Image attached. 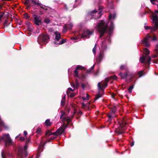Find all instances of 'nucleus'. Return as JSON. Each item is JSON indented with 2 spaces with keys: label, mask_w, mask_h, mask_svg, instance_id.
I'll list each match as a JSON object with an SVG mask.
<instances>
[{
  "label": "nucleus",
  "mask_w": 158,
  "mask_h": 158,
  "mask_svg": "<svg viewBox=\"0 0 158 158\" xmlns=\"http://www.w3.org/2000/svg\"><path fill=\"white\" fill-rule=\"evenodd\" d=\"M95 27L100 33V37L101 38L104 34L107 31L108 28L107 22L102 20L97 23Z\"/></svg>",
  "instance_id": "nucleus-1"
},
{
  "label": "nucleus",
  "mask_w": 158,
  "mask_h": 158,
  "mask_svg": "<svg viewBox=\"0 0 158 158\" xmlns=\"http://www.w3.org/2000/svg\"><path fill=\"white\" fill-rule=\"evenodd\" d=\"M65 129H57L55 132H52V130H47L45 132V135L46 137L52 135L53 136L51 137L50 139V140L54 139L56 138V136L60 135L64 133Z\"/></svg>",
  "instance_id": "nucleus-2"
},
{
  "label": "nucleus",
  "mask_w": 158,
  "mask_h": 158,
  "mask_svg": "<svg viewBox=\"0 0 158 158\" xmlns=\"http://www.w3.org/2000/svg\"><path fill=\"white\" fill-rule=\"evenodd\" d=\"M144 52L145 54V55H143L140 57L139 60L142 63L146 62L148 63H149L150 61L151 57L148 55L149 54L150 51L147 48L144 49Z\"/></svg>",
  "instance_id": "nucleus-3"
},
{
  "label": "nucleus",
  "mask_w": 158,
  "mask_h": 158,
  "mask_svg": "<svg viewBox=\"0 0 158 158\" xmlns=\"http://www.w3.org/2000/svg\"><path fill=\"white\" fill-rule=\"evenodd\" d=\"M102 8V7H100L99 8L98 11H96V10H93L92 12L88 13V16L89 17L90 16L93 18H94L95 19L98 18L100 17L102 15L101 13Z\"/></svg>",
  "instance_id": "nucleus-4"
},
{
  "label": "nucleus",
  "mask_w": 158,
  "mask_h": 158,
  "mask_svg": "<svg viewBox=\"0 0 158 158\" xmlns=\"http://www.w3.org/2000/svg\"><path fill=\"white\" fill-rule=\"evenodd\" d=\"M156 40V38L155 36L152 38V36L148 34L143 40L142 41V44L146 47H148L150 46V42L151 40L155 41Z\"/></svg>",
  "instance_id": "nucleus-5"
},
{
  "label": "nucleus",
  "mask_w": 158,
  "mask_h": 158,
  "mask_svg": "<svg viewBox=\"0 0 158 158\" xmlns=\"http://www.w3.org/2000/svg\"><path fill=\"white\" fill-rule=\"evenodd\" d=\"M49 38L48 35L46 34H42L38 37V42L40 44L41 43L45 44Z\"/></svg>",
  "instance_id": "nucleus-6"
},
{
  "label": "nucleus",
  "mask_w": 158,
  "mask_h": 158,
  "mask_svg": "<svg viewBox=\"0 0 158 158\" xmlns=\"http://www.w3.org/2000/svg\"><path fill=\"white\" fill-rule=\"evenodd\" d=\"M94 32V30L93 29L89 30L86 29L83 31V33L81 35V38L83 39L89 38Z\"/></svg>",
  "instance_id": "nucleus-7"
},
{
  "label": "nucleus",
  "mask_w": 158,
  "mask_h": 158,
  "mask_svg": "<svg viewBox=\"0 0 158 158\" xmlns=\"http://www.w3.org/2000/svg\"><path fill=\"white\" fill-rule=\"evenodd\" d=\"M116 17V14L114 13L113 14L110 13L109 16V20L110 22V24L109 28V32L110 34L112 31L114 29V24L112 22V20L115 19Z\"/></svg>",
  "instance_id": "nucleus-8"
},
{
  "label": "nucleus",
  "mask_w": 158,
  "mask_h": 158,
  "mask_svg": "<svg viewBox=\"0 0 158 158\" xmlns=\"http://www.w3.org/2000/svg\"><path fill=\"white\" fill-rule=\"evenodd\" d=\"M110 42V36L109 35L107 36L106 38L101 43L102 50H103L106 49L107 48V45H109Z\"/></svg>",
  "instance_id": "nucleus-9"
},
{
  "label": "nucleus",
  "mask_w": 158,
  "mask_h": 158,
  "mask_svg": "<svg viewBox=\"0 0 158 158\" xmlns=\"http://www.w3.org/2000/svg\"><path fill=\"white\" fill-rule=\"evenodd\" d=\"M61 114L60 116V118L61 119L62 122L64 123L66 121L67 122V123H68V124L67 125H65L64 127L65 128L71 127L69 126V124L71 122V119L70 118L68 117L66 118L65 117V114L64 112L62 111H61Z\"/></svg>",
  "instance_id": "nucleus-10"
},
{
  "label": "nucleus",
  "mask_w": 158,
  "mask_h": 158,
  "mask_svg": "<svg viewBox=\"0 0 158 158\" xmlns=\"http://www.w3.org/2000/svg\"><path fill=\"white\" fill-rule=\"evenodd\" d=\"M110 79V77L109 78H106L105 79V81L104 84L102 85L101 86V83L98 82V86L99 90H103L107 85V83Z\"/></svg>",
  "instance_id": "nucleus-11"
},
{
  "label": "nucleus",
  "mask_w": 158,
  "mask_h": 158,
  "mask_svg": "<svg viewBox=\"0 0 158 158\" xmlns=\"http://www.w3.org/2000/svg\"><path fill=\"white\" fill-rule=\"evenodd\" d=\"M156 13H153L152 14V20L155 23V27L158 29V16Z\"/></svg>",
  "instance_id": "nucleus-12"
},
{
  "label": "nucleus",
  "mask_w": 158,
  "mask_h": 158,
  "mask_svg": "<svg viewBox=\"0 0 158 158\" xmlns=\"http://www.w3.org/2000/svg\"><path fill=\"white\" fill-rule=\"evenodd\" d=\"M34 22L37 25L39 26L41 23V18L40 16L37 15L34 16Z\"/></svg>",
  "instance_id": "nucleus-13"
},
{
  "label": "nucleus",
  "mask_w": 158,
  "mask_h": 158,
  "mask_svg": "<svg viewBox=\"0 0 158 158\" xmlns=\"http://www.w3.org/2000/svg\"><path fill=\"white\" fill-rule=\"evenodd\" d=\"M103 56L104 55L103 51H101L96 58L97 62H100L103 58Z\"/></svg>",
  "instance_id": "nucleus-14"
},
{
  "label": "nucleus",
  "mask_w": 158,
  "mask_h": 158,
  "mask_svg": "<svg viewBox=\"0 0 158 158\" xmlns=\"http://www.w3.org/2000/svg\"><path fill=\"white\" fill-rule=\"evenodd\" d=\"M73 27V24L72 23L65 25L63 30V32H65L67 31V28H69V29H71Z\"/></svg>",
  "instance_id": "nucleus-15"
},
{
  "label": "nucleus",
  "mask_w": 158,
  "mask_h": 158,
  "mask_svg": "<svg viewBox=\"0 0 158 158\" xmlns=\"http://www.w3.org/2000/svg\"><path fill=\"white\" fill-rule=\"evenodd\" d=\"M125 130L124 129H115L114 131L117 135H120L124 133Z\"/></svg>",
  "instance_id": "nucleus-16"
},
{
  "label": "nucleus",
  "mask_w": 158,
  "mask_h": 158,
  "mask_svg": "<svg viewBox=\"0 0 158 158\" xmlns=\"http://www.w3.org/2000/svg\"><path fill=\"white\" fill-rule=\"evenodd\" d=\"M55 37L54 38L55 41H58L61 39V35L60 33L58 31H56L54 32Z\"/></svg>",
  "instance_id": "nucleus-17"
},
{
  "label": "nucleus",
  "mask_w": 158,
  "mask_h": 158,
  "mask_svg": "<svg viewBox=\"0 0 158 158\" xmlns=\"http://www.w3.org/2000/svg\"><path fill=\"white\" fill-rule=\"evenodd\" d=\"M83 69V67L81 65H77L76 67V69L74 71V74L76 76L78 77V71L77 70V69Z\"/></svg>",
  "instance_id": "nucleus-18"
},
{
  "label": "nucleus",
  "mask_w": 158,
  "mask_h": 158,
  "mask_svg": "<svg viewBox=\"0 0 158 158\" xmlns=\"http://www.w3.org/2000/svg\"><path fill=\"white\" fill-rule=\"evenodd\" d=\"M144 27L145 29L146 30L150 29L151 31L152 32L155 31L157 29L155 27H151L148 26H145Z\"/></svg>",
  "instance_id": "nucleus-19"
},
{
  "label": "nucleus",
  "mask_w": 158,
  "mask_h": 158,
  "mask_svg": "<svg viewBox=\"0 0 158 158\" xmlns=\"http://www.w3.org/2000/svg\"><path fill=\"white\" fill-rule=\"evenodd\" d=\"M18 156L20 157V158H23V153L22 149H19Z\"/></svg>",
  "instance_id": "nucleus-20"
},
{
  "label": "nucleus",
  "mask_w": 158,
  "mask_h": 158,
  "mask_svg": "<svg viewBox=\"0 0 158 158\" xmlns=\"http://www.w3.org/2000/svg\"><path fill=\"white\" fill-rule=\"evenodd\" d=\"M66 39H62V41L60 42L57 43V42L55 41L54 43L56 46H57L59 45L65 43L66 42Z\"/></svg>",
  "instance_id": "nucleus-21"
},
{
  "label": "nucleus",
  "mask_w": 158,
  "mask_h": 158,
  "mask_svg": "<svg viewBox=\"0 0 158 158\" xmlns=\"http://www.w3.org/2000/svg\"><path fill=\"white\" fill-rule=\"evenodd\" d=\"M156 54L153 55L152 57L153 58H155L158 56V44L157 45L156 49L155 50Z\"/></svg>",
  "instance_id": "nucleus-22"
},
{
  "label": "nucleus",
  "mask_w": 158,
  "mask_h": 158,
  "mask_svg": "<svg viewBox=\"0 0 158 158\" xmlns=\"http://www.w3.org/2000/svg\"><path fill=\"white\" fill-rule=\"evenodd\" d=\"M127 73H119V75L122 79L126 78L127 77Z\"/></svg>",
  "instance_id": "nucleus-23"
},
{
  "label": "nucleus",
  "mask_w": 158,
  "mask_h": 158,
  "mask_svg": "<svg viewBox=\"0 0 158 158\" xmlns=\"http://www.w3.org/2000/svg\"><path fill=\"white\" fill-rule=\"evenodd\" d=\"M45 124L47 126H51L52 124L51 122L50 121L49 119H47L45 122Z\"/></svg>",
  "instance_id": "nucleus-24"
},
{
  "label": "nucleus",
  "mask_w": 158,
  "mask_h": 158,
  "mask_svg": "<svg viewBox=\"0 0 158 158\" xmlns=\"http://www.w3.org/2000/svg\"><path fill=\"white\" fill-rule=\"evenodd\" d=\"M119 124L120 125L121 127H123L124 125L126 123L125 122V120L124 119H123L120 122H119Z\"/></svg>",
  "instance_id": "nucleus-25"
},
{
  "label": "nucleus",
  "mask_w": 158,
  "mask_h": 158,
  "mask_svg": "<svg viewBox=\"0 0 158 158\" xmlns=\"http://www.w3.org/2000/svg\"><path fill=\"white\" fill-rule=\"evenodd\" d=\"M66 95H64L63 97L62 98V99L61 102V105L62 106H64L65 104V99Z\"/></svg>",
  "instance_id": "nucleus-26"
},
{
  "label": "nucleus",
  "mask_w": 158,
  "mask_h": 158,
  "mask_svg": "<svg viewBox=\"0 0 158 158\" xmlns=\"http://www.w3.org/2000/svg\"><path fill=\"white\" fill-rule=\"evenodd\" d=\"M31 1L33 4H35V5H37L38 6H40V7H42V5L41 4L37 2H36L34 0H31Z\"/></svg>",
  "instance_id": "nucleus-27"
},
{
  "label": "nucleus",
  "mask_w": 158,
  "mask_h": 158,
  "mask_svg": "<svg viewBox=\"0 0 158 158\" xmlns=\"http://www.w3.org/2000/svg\"><path fill=\"white\" fill-rule=\"evenodd\" d=\"M0 127H4L6 128L7 127L5 125L4 122L1 120L0 118Z\"/></svg>",
  "instance_id": "nucleus-28"
},
{
  "label": "nucleus",
  "mask_w": 158,
  "mask_h": 158,
  "mask_svg": "<svg viewBox=\"0 0 158 158\" xmlns=\"http://www.w3.org/2000/svg\"><path fill=\"white\" fill-rule=\"evenodd\" d=\"M103 94V93H100V92L98 93L97 94V96H96L95 99L97 100L99 98L101 97Z\"/></svg>",
  "instance_id": "nucleus-29"
},
{
  "label": "nucleus",
  "mask_w": 158,
  "mask_h": 158,
  "mask_svg": "<svg viewBox=\"0 0 158 158\" xmlns=\"http://www.w3.org/2000/svg\"><path fill=\"white\" fill-rule=\"evenodd\" d=\"M86 96H83L82 97V98L83 100H86L88 99L89 98V95L88 94H86Z\"/></svg>",
  "instance_id": "nucleus-30"
},
{
  "label": "nucleus",
  "mask_w": 158,
  "mask_h": 158,
  "mask_svg": "<svg viewBox=\"0 0 158 158\" xmlns=\"http://www.w3.org/2000/svg\"><path fill=\"white\" fill-rule=\"evenodd\" d=\"M138 74L139 76V77H141L144 74V73L143 71H140L138 72Z\"/></svg>",
  "instance_id": "nucleus-31"
},
{
  "label": "nucleus",
  "mask_w": 158,
  "mask_h": 158,
  "mask_svg": "<svg viewBox=\"0 0 158 158\" xmlns=\"http://www.w3.org/2000/svg\"><path fill=\"white\" fill-rule=\"evenodd\" d=\"M117 79V77L115 75H114L112 76H111L110 77V79H112L113 80H115Z\"/></svg>",
  "instance_id": "nucleus-32"
},
{
  "label": "nucleus",
  "mask_w": 158,
  "mask_h": 158,
  "mask_svg": "<svg viewBox=\"0 0 158 158\" xmlns=\"http://www.w3.org/2000/svg\"><path fill=\"white\" fill-rule=\"evenodd\" d=\"M96 45L95 44L94 47L93 48L92 50L93 52L94 55L96 53Z\"/></svg>",
  "instance_id": "nucleus-33"
},
{
  "label": "nucleus",
  "mask_w": 158,
  "mask_h": 158,
  "mask_svg": "<svg viewBox=\"0 0 158 158\" xmlns=\"http://www.w3.org/2000/svg\"><path fill=\"white\" fill-rule=\"evenodd\" d=\"M36 132L37 134H41V129H37Z\"/></svg>",
  "instance_id": "nucleus-34"
},
{
  "label": "nucleus",
  "mask_w": 158,
  "mask_h": 158,
  "mask_svg": "<svg viewBox=\"0 0 158 158\" xmlns=\"http://www.w3.org/2000/svg\"><path fill=\"white\" fill-rule=\"evenodd\" d=\"M133 85L129 87V88L128 89V91L130 93H131L132 92V89H133Z\"/></svg>",
  "instance_id": "nucleus-35"
},
{
  "label": "nucleus",
  "mask_w": 158,
  "mask_h": 158,
  "mask_svg": "<svg viewBox=\"0 0 158 158\" xmlns=\"http://www.w3.org/2000/svg\"><path fill=\"white\" fill-rule=\"evenodd\" d=\"M44 22L46 23H49L50 22V20L49 19H44Z\"/></svg>",
  "instance_id": "nucleus-36"
},
{
  "label": "nucleus",
  "mask_w": 158,
  "mask_h": 158,
  "mask_svg": "<svg viewBox=\"0 0 158 158\" xmlns=\"http://www.w3.org/2000/svg\"><path fill=\"white\" fill-rule=\"evenodd\" d=\"M1 156L2 158H6L4 152V151H2L1 152Z\"/></svg>",
  "instance_id": "nucleus-37"
},
{
  "label": "nucleus",
  "mask_w": 158,
  "mask_h": 158,
  "mask_svg": "<svg viewBox=\"0 0 158 158\" xmlns=\"http://www.w3.org/2000/svg\"><path fill=\"white\" fill-rule=\"evenodd\" d=\"M116 108L115 107H114L111 108V111L112 113H114L116 111Z\"/></svg>",
  "instance_id": "nucleus-38"
},
{
  "label": "nucleus",
  "mask_w": 158,
  "mask_h": 158,
  "mask_svg": "<svg viewBox=\"0 0 158 158\" xmlns=\"http://www.w3.org/2000/svg\"><path fill=\"white\" fill-rule=\"evenodd\" d=\"M25 138L23 137H20L19 138V140L22 141H23L25 140Z\"/></svg>",
  "instance_id": "nucleus-39"
},
{
  "label": "nucleus",
  "mask_w": 158,
  "mask_h": 158,
  "mask_svg": "<svg viewBox=\"0 0 158 158\" xmlns=\"http://www.w3.org/2000/svg\"><path fill=\"white\" fill-rule=\"evenodd\" d=\"M31 139H30V138H28L26 141V144H28L30 143V142Z\"/></svg>",
  "instance_id": "nucleus-40"
},
{
  "label": "nucleus",
  "mask_w": 158,
  "mask_h": 158,
  "mask_svg": "<svg viewBox=\"0 0 158 158\" xmlns=\"http://www.w3.org/2000/svg\"><path fill=\"white\" fill-rule=\"evenodd\" d=\"M28 147V144H25V146H24V150L26 151V150H27Z\"/></svg>",
  "instance_id": "nucleus-41"
},
{
  "label": "nucleus",
  "mask_w": 158,
  "mask_h": 158,
  "mask_svg": "<svg viewBox=\"0 0 158 158\" xmlns=\"http://www.w3.org/2000/svg\"><path fill=\"white\" fill-rule=\"evenodd\" d=\"M24 17L26 19H28L29 18V16L27 14L25 13L24 15Z\"/></svg>",
  "instance_id": "nucleus-42"
},
{
  "label": "nucleus",
  "mask_w": 158,
  "mask_h": 158,
  "mask_svg": "<svg viewBox=\"0 0 158 158\" xmlns=\"http://www.w3.org/2000/svg\"><path fill=\"white\" fill-rule=\"evenodd\" d=\"M154 1H158V0H150V2L153 4H155Z\"/></svg>",
  "instance_id": "nucleus-43"
},
{
  "label": "nucleus",
  "mask_w": 158,
  "mask_h": 158,
  "mask_svg": "<svg viewBox=\"0 0 158 158\" xmlns=\"http://www.w3.org/2000/svg\"><path fill=\"white\" fill-rule=\"evenodd\" d=\"M108 117L109 118V120H110L112 118V116L110 114H109L108 115Z\"/></svg>",
  "instance_id": "nucleus-44"
},
{
  "label": "nucleus",
  "mask_w": 158,
  "mask_h": 158,
  "mask_svg": "<svg viewBox=\"0 0 158 158\" xmlns=\"http://www.w3.org/2000/svg\"><path fill=\"white\" fill-rule=\"evenodd\" d=\"M3 15H4V13H3V14H1L0 15V21H1V19L3 17Z\"/></svg>",
  "instance_id": "nucleus-45"
},
{
  "label": "nucleus",
  "mask_w": 158,
  "mask_h": 158,
  "mask_svg": "<svg viewBox=\"0 0 158 158\" xmlns=\"http://www.w3.org/2000/svg\"><path fill=\"white\" fill-rule=\"evenodd\" d=\"M73 90H74V89H73L71 88H68V91L67 92V93L69 91H73Z\"/></svg>",
  "instance_id": "nucleus-46"
},
{
  "label": "nucleus",
  "mask_w": 158,
  "mask_h": 158,
  "mask_svg": "<svg viewBox=\"0 0 158 158\" xmlns=\"http://www.w3.org/2000/svg\"><path fill=\"white\" fill-rule=\"evenodd\" d=\"M28 155V153H27V152L26 151L24 153V156H25V157H26Z\"/></svg>",
  "instance_id": "nucleus-47"
},
{
  "label": "nucleus",
  "mask_w": 158,
  "mask_h": 158,
  "mask_svg": "<svg viewBox=\"0 0 158 158\" xmlns=\"http://www.w3.org/2000/svg\"><path fill=\"white\" fill-rule=\"evenodd\" d=\"M27 135V132L26 131H24V135L25 136H26Z\"/></svg>",
  "instance_id": "nucleus-48"
},
{
  "label": "nucleus",
  "mask_w": 158,
  "mask_h": 158,
  "mask_svg": "<svg viewBox=\"0 0 158 158\" xmlns=\"http://www.w3.org/2000/svg\"><path fill=\"white\" fill-rule=\"evenodd\" d=\"M74 95H75V94L74 93H71V94L70 95L71 97H73V96H74Z\"/></svg>",
  "instance_id": "nucleus-49"
},
{
  "label": "nucleus",
  "mask_w": 158,
  "mask_h": 158,
  "mask_svg": "<svg viewBox=\"0 0 158 158\" xmlns=\"http://www.w3.org/2000/svg\"><path fill=\"white\" fill-rule=\"evenodd\" d=\"M71 40H77V37H72L71 38Z\"/></svg>",
  "instance_id": "nucleus-50"
},
{
  "label": "nucleus",
  "mask_w": 158,
  "mask_h": 158,
  "mask_svg": "<svg viewBox=\"0 0 158 158\" xmlns=\"http://www.w3.org/2000/svg\"><path fill=\"white\" fill-rule=\"evenodd\" d=\"M79 85V84L78 83H77L76 85V88H77Z\"/></svg>",
  "instance_id": "nucleus-51"
},
{
  "label": "nucleus",
  "mask_w": 158,
  "mask_h": 158,
  "mask_svg": "<svg viewBox=\"0 0 158 158\" xmlns=\"http://www.w3.org/2000/svg\"><path fill=\"white\" fill-rule=\"evenodd\" d=\"M124 67L123 65H122L121 66L120 68L121 69H123L124 68Z\"/></svg>",
  "instance_id": "nucleus-52"
},
{
  "label": "nucleus",
  "mask_w": 158,
  "mask_h": 158,
  "mask_svg": "<svg viewBox=\"0 0 158 158\" xmlns=\"http://www.w3.org/2000/svg\"><path fill=\"white\" fill-rule=\"evenodd\" d=\"M131 146H132L134 145V142H132V143H131Z\"/></svg>",
  "instance_id": "nucleus-53"
},
{
  "label": "nucleus",
  "mask_w": 158,
  "mask_h": 158,
  "mask_svg": "<svg viewBox=\"0 0 158 158\" xmlns=\"http://www.w3.org/2000/svg\"><path fill=\"white\" fill-rule=\"evenodd\" d=\"M94 65H95V64H94L93 65V66H92V67L91 68V69H94Z\"/></svg>",
  "instance_id": "nucleus-54"
},
{
  "label": "nucleus",
  "mask_w": 158,
  "mask_h": 158,
  "mask_svg": "<svg viewBox=\"0 0 158 158\" xmlns=\"http://www.w3.org/2000/svg\"><path fill=\"white\" fill-rule=\"evenodd\" d=\"M20 134H19V135H18L16 137H15V139H17V138H18L20 136Z\"/></svg>",
  "instance_id": "nucleus-55"
},
{
  "label": "nucleus",
  "mask_w": 158,
  "mask_h": 158,
  "mask_svg": "<svg viewBox=\"0 0 158 158\" xmlns=\"http://www.w3.org/2000/svg\"><path fill=\"white\" fill-rule=\"evenodd\" d=\"M82 106L83 107H84V106H85V105L84 104V103H82Z\"/></svg>",
  "instance_id": "nucleus-56"
},
{
  "label": "nucleus",
  "mask_w": 158,
  "mask_h": 158,
  "mask_svg": "<svg viewBox=\"0 0 158 158\" xmlns=\"http://www.w3.org/2000/svg\"><path fill=\"white\" fill-rule=\"evenodd\" d=\"M98 71H97V73H95V74L96 75H97L98 74Z\"/></svg>",
  "instance_id": "nucleus-57"
},
{
  "label": "nucleus",
  "mask_w": 158,
  "mask_h": 158,
  "mask_svg": "<svg viewBox=\"0 0 158 158\" xmlns=\"http://www.w3.org/2000/svg\"><path fill=\"white\" fill-rule=\"evenodd\" d=\"M79 113L80 114H82V112H81V111H79Z\"/></svg>",
  "instance_id": "nucleus-58"
},
{
  "label": "nucleus",
  "mask_w": 158,
  "mask_h": 158,
  "mask_svg": "<svg viewBox=\"0 0 158 158\" xmlns=\"http://www.w3.org/2000/svg\"><path fill=\"white\" fill-rule=\"evenodd\" d=\"M2 7V6L1 5H0V9Z\"/></svg>",
  "instance_id": "nucleus-59"
},
{
  "label": "nucleus",
  "mask_w": 158,
  "mask_h": 158,
  "mask_svg": "<svg viewBox=\"0 0 158 158\" xmlns=\"http://www.w3.org/2000/svg\"><path fill=\"white\" fill-rule=\"evenodd\" d=\"M37 156H38V157H39V156L38 154L37 155Z\"/></svg>",
  "instance_id": "nucleus-60"
},
{
  "label": "nucleus",
  "mask_w": 158,
  "mask_h": 158,
  "mask_svg": "<svg viewBox=\"0 0 158 158\" xmlns=\"http://www.w3.org/2000/svg\"><path fill=\"white\" fill-rule=\"evenodd\" d=\"M37 156H38V157H39V156L38 154L37 155Z\"/></svg>",
  "instance_id": "nucleus-61"
},
{
  "label": "nucleus",
  "mask_w": 158,
  "mask_h": 158,
  "mask_svg": "<svg viewBox=\"0 0 158 158\" xmlns=\"http://www.w3.org/2000/svg\"><path fill=\"white\" fill-rule=\"evenodd\" d=\"M73 85L74 86V87H75V85L74 84H73Z\"/></svg>",
  "instance_id": "nucleus-62"
},
{
  "label": "nucleus",
  "mask_w": 158,
  "mask_h": 158,
  "mask_svg": "<svg viewBox=\"0 0 158 158\" xmlns=\"http://www.w3.org/2000/svg\"><path fill=\"white\" fill-rule=\"evenodd\" d=\"M77 1H78V0H75V1H76V2H77Z\"/></svg>",
  "instance_id": "nucleus-63"
},
{
  "label": "nucleus",
  "mask_w": 158,
  "mask_h": 158,
  "mask_svg": "<svg viewBox=\"0 0 158 158\" xmlns=\"http://www.w3.org/2000/svg\"><path fill=\"white\" fill-rule=\"evenodd\" d=\"M82 87H84V85L82 84Z\"/></svg>",
  "instance_id": "nucleus-64"
}]
</instances>
